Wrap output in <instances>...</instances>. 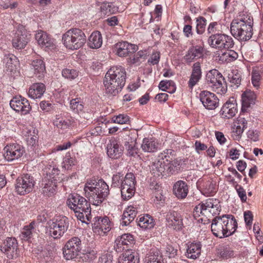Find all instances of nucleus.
Wrapping results in <instances>:
<instances>
[{
	"label": "nucleus",
	"mask_w": 263,
	"mask_h": 263,
	"mask_svg": "<svg viewBox=\"0 0 263 263\" xmlns=\"http://www.w3.org/2000/svg\"><path fill=\"white\" fill-rule=\"evenodd\" d=\"M146 56L147 53L146 51L140 50L133 55L130 56L127 59V62L132 64L139 65L145 61Z\"/></svg>",
	"instance_id": "49530a36"
},
{
	"label": "nucleus",
	"mask_w": 263,
	"mask_h": 263,
	"mask_svg": "<svg viewBox=\"0 0 263 263\" xmlns=\"http://www.w3.org/2000/svg\"><path fill=\"white\" fill-rule=\"evenodd\" d=\"M62 76L69 80H73L78 76V72L74 69L65 68L62 70Z\"/></svg>",
	"instance_id": "4d7b16f0"
},
{
	"label": "nucleus",
	"mask_w": 263,
	"mask_h": 263,
	"mask_svg": "<svg viewBox=\"0 0 263 263\" xmlns=\"http://www.w3.org/2000/svg\"><path fill=\"white\" fill-rule=\"evenodd\" d=\"M202 187L203 193L207 196H210L216 192V182L212 179H204L200 183Z\"/></svg>",
	"instance_id": "e433bc0d"
},
{
	"label": "nucleus",
	"mask_w": 263,
	"mask_h": 263,
	"mask_svg": "<svg viewBox=\"0 0 263 263\" xmlns=\"http://www.w3.org/2000/svg\"><path fill=\"white\" fill-rule=\"evenodd\" d=\"M202 71L200 63L198 62L195 63L192 66V73L188 82L189 87L192 88L201 78Z\"/></svg>",
	"instance_id": "bb28decb"
},
{
	"label": "nucleus",
	"mask_w": 263,
	"mask_h": 263,
	"mask_svg": "<svg viewBox=\"0 0 263 263\" xmlns=\"http://www.w3.org/2000/svg\"><path fill=\"white\" fill-rule=\"evenodd\" d=\"M82 248V242L78 237L68 240L63 248V256L66 260L73 259L79 255Z\"/></svg>",
	"instance_id": "9d476101"
},
{
	"label": "nucleus",
	"mask_w": 263,
	"mask_h": 263,
	"mask_svg": "<svg viewBox=\"0 0 263 263\" xmlns=\"http://www.w3.org/2000/svg\"><path fill=\"white\" fill-rule=\"evenodd\" d=\"M126 72L121 66L111 67L106 72L104 80L105 94L108 97L115 96L124 87Z\"/></svg>",
	"instance_id": "f257e3e1"
},
{
	"label": "nucleus",
	"mask_w": 263,
	"mask_h": 263,
	"mask_svg": "<svg viewBox=\"0 0 263 263\" xmlns=\"http://www.w3.org/2000/svg\"><path fill=\"white\" fill-rule=\"evenodd\" d=\"M89 46L92 49H98L102 45V37L99 31H95L89 37Z\"/></svg>",
	"instance_id": "37998d69"
},
{
	"label": "nucleus",
	"mask_w": 263,
	"mask_h": 263,
	"mask_svg": "<svg viewBox=\"0 0 263 263\" xmlns=\"http://www.w3.org/2000/svg\"><path fill=\"white\" fill-rule=\"evenodd\" d=\"M30 39V34L23 27H19L12 39L13 47L17 49L24 48Z\"/></svg>",
	"instance_id": "dca6fc26"
},
{
	"label": "nucleus",
	"mask_w": 263,
	"mask_h": 263,
	"mask_svg": "<svg viewBox=\"0 0 263 263\" xmlns=\"http://www.w3.org/2000/svg\"><path fill=\"white\" fill-rule=\"evenodd\" d=\"M113 256L109 253L102 254L99 258L98 263H112Z\"/></svg>",
	"instance_id": "e2e57ef3"
},
{
	"label": "nucleus",
	"mask_w": 263,
	"mask_h": 263,
	"mask_svg": "<svg viewBox=\"0 0 263 263\" xmlns=\"http://www.w3.org/2000/svg\"><path fill=\"white\" fill-rule=\"evenodd\" d=\"M69 208L73 210L77 218L83 223H87L91 218L90 203L77 194H71L67 200Z\"/></svg>",
	"instance_id": "20e7f679"
},
{
	"label": "nucleus",
	"mask_w": 263,
	"mask_h": 263,
	"mask_svg": "<svg viewBox=\"0 0 263 263\" xmlns=\"http://www.w3.org/2000/svg\"><path fill=\"white\" fill-rule=\"evenodd\" d=\"M86 41V37L85 33L79 28L70 29L62 36V42L65 47L72 50L81 48Z\"/></svg>",
	"instance_id": "423d86ee"
},
{
	"label": "nucleus",
	"mask_w": 263,
	"mask_h": 263,
	"mask_svg": "<svg viewBox=\"0 0 263 263\" xmlns=\"http://www.w3.org/2000/svg\"><path fill=\"white\" fill-rule=\"evenodd\" d=\"M145 263H164L161 252L158 249H152L145 257Z\"/></svg>",
	"instance_id": "72a5a7b5"
},
{
	"label": "nucleus",
	"mask_w": 263,
	"mask_h": 263,
	"mask_svg": "<svg viewBox=\"0 0 263 263\" xmlns=\"http://www.w3.org/2000/svg\"><path fill=\"white\" fill-rule=\"evenodd\" d=\"M35 181L29 174H24L16 180L15 190L20 195H25L31 192L34 189Z\"/></svg>",
	"instance_id": "f8f14e48"
},
{
	"label": "nucleus",
	"mask_w": 263,
	"mask_h": 263,
	"mask_svg": "<svg viewBox=\"0 0 263 263\" xmlns=\"http://www.w3.org/2000/svg\"><path fill=\"white\" fill-rule=\"evenodd\" d=\"M199 98L204 107L209 110H214L219 105V99L213 93L208 91H202Z\"/></svg>",
	"instance_id": "a211bd4d"
},
{
	"label": "nucleus",
	"mask_w": 263,
	"mask_h": 263,
	"mask_svg": "<svg viewBox=\"0 0 263 263\" xmlns=\"http://www.w3.org/2000/svg\"><path fill=\"white\" fill-rule=\"evenodd\" d=\"M31 69L36 77L41 79L44 77L46 72L45 65L42 59H35L31 64Z\"/></svg>",
	"instance_id": "c756f323"
},
{
	"label": "nucleus",
	"mask_w": 263,
	"mask_h": 263,
	"mask_svg": "<svg viewBox=\"0 0 263 263\" xmlns=\"http://www.w3.org/2000/svg\"><path fill=\"white\" fill-rule=\"evenodd\" d=\"M222 75L216 69L210 70L206 76V80L208 85L215 83L218 79L222 80Z\"/></svg>",
	"instance_id": "de8ad7c7"
},
{
	"label": "nucleus",
	"mask_w": 263,
	"mask_h": 263,
	"mask_svg": "<svg viewBox=\"0 0 263 263\" xmlns=\"http://www.w3.org/2000/svg\"><path fill=\"white\" fill-rule=\"evenodd\" d=\"M11 107L16 112L25 115L29 113L31 107L27 99L22 96H15L10 101Z\"/></svg>",
	"instance_id": "2eb2a0df"
},
{
	"label": "nucleus",
	"mask_w": 263,
	"mask_h": 263,
	"mask_svg": "<svg viewBox=\"0 0 263 263\" xmlns=\"http://www.w3.org/2000/svg\"><path fill=\"white\" fill-rule=\"evenodd\" d=\"M92 228L94 232L99 235H102V233L105 234L110 230L111 224L107 217H96L94 218Z\"/></svg>",
	"instance_id": "6ab92c4d"
},
{
	"label": "nucleus",
	"mask_w": 263,
	"mask_h": 263,
	"mask_svg": "<svg viewBox=\"0 0 263 263\" xmlns=\"http://www.w3.org/2000/svg\"><path fill=\"white\" fill-rule=\"evenodd\" d=\"M223 53L220 57V60L229 63L236 60L238 58V53L233 50H229Z\"/></svg>",
	"instance_id": "09e8293b"
},
{
	"label": "nucleus",
	"mask_w": 263,
	"mask_h": 263,
	"mask_svg": "<svg viewBox=\"0 0 263 263\" xmlns=\"http://www.w3.org/2000/svg\"><path fill=\"white\" fill-rule=\"evenodd\" d=\"M165 151L166 157V170L168 174L167 176L178 173L181 168V160L178 159H173L168 154H171L172 149H166Z\"/></svg>",
	"instance_id": "aec40b11"
},
{
	"label": "nucleus",
	"mask_w": 263,
	"mask_h": 263,
	"mask_svg": "<svg viewBox=\"0 0 263 263\" xmlns=\"http://www.w3.org/2000/svg\"><path fill=\"white\" fill-rule=\"evenodd\" d=\"M123 154V149L116 139H111L107 144V154L111 159H118Z\"/></svg>",
	"instance_id": "5701e85b"
},
{
	"label": "nucleus",
	"mask_w": 263,
	"mask_h": 263,
	"mask_svg": "<svg viewBox=\"0 0 263 263\" xmlns=\"http://www.w3.org/2000/svg\"><path fill=\"white\" fill-rule=\"evenodd\" d=\"M137 211L133 206H129L124 210L122 217L121 224L122 226H128L135 218Z\"/></svg>",
	"instance_id": "2f4dec72"
},
{
	"label": "nucleus",
	"mask_w": 263,
	"mask_h": 263,
	"mask_svg": "<svg viewBox=\"0 0 263 263\" xmlns=\"http://www.w3.org/2000/svg\"><path fill=\"white\" fill-rule=\"evenodd\" d=\"M53 124L58 128L62 129H66L69 126V123L61 117H57L54 120Z\"/></svg>",
	"instance_id": "bf43d9fd"
},
{
	"label": "nucleus",
	"mask_w": 263,
	"mask_h": 263,
	"mask_svg": "<svg viewBox=\"0 0 263 263\" xmlns=\"http://www.w3.org/2000/svg\"><path fill=\"white\" fill-rule=\"evenodd\" d=\"M35 39L37 41L38 44L42 48H50L54 47L52 40L46 32L42 30H40L36 33Z\"/></svg>",
	"instance_id": "473e14b6"
},
{
	"label": "nucleus",
	"mask_w": 263,
	"mask_h": 263,
	"mask_svg": "<svg viewBox=\"0 0 263 263\" xmlns=\"http://www.w3.org/2000/svg\"><path fill=\"white\" fill-rule=\"evenodd\" d=\"M113 122L120 124H127L129 122V117L124 114H120L114 116L112 119Z\"/></svg>",
	"instance_id": "13d9d810"
},
{
	"label": "nucleus",
	"mask_w": 263,
	"mask_h": 263,
	"mask_svg": "<svg viewBox=\"0 0 263 263\" xmlns=\"http://www.w3.org/2000/svg\"><path fill=\"white\" fill-rule=\"evenodd\" d=\"M158 143L148 138H144L141 147L144 152L152 153L157 149Z\"/></svg>",
	"instance_id": "a18cd8bd"
},
{
	"label": "nucleus",
	"mask_w": 263,
	"mask_h": 263,
	"mask_svg": "<svg viewBox=\"0 0 263 263\" xmlns=\"http://www.w3.org/2000/svg\"><path fill=\"white\" fill-rule=\"evenodd\" d=\"M231 100L228 101L222 106L220 111L222 117L226 119H231L233 118L237 112V104Z\"/></svg>",
	"instance_id": "a878e982"
},
{
	"label": "nucleus",
	"mask_w": 263,
	"mask_h": 263,
	"mask_svg": "<svg viewBox=\"0 0 263 263\" xmlns=\"http://www.w3.org/2000/svg\"><path fill=\"white\" fill-rule=\"evenodd\" d=\"M136 179L135 175L132 173H127L121 183V193L124 200L131 198L135 193Z\"/></svg>",
	"instance_id": "9b49d317"
},
{
	"label": "nucleus",
	"mask_w": 263,
	"mask_h": 263,
	"mask_svg": "<svg viewBox=\"0 0 263 263\" xmlns=\"http://www.w3.org/2000/svg\"><path fill=\"white\" fill-rule=\"evenodd\" d=\"M46 90L45 86L42 83L33 84L29 88L28 95L33 99L41 98Z\"/></svg>",
	"instance_id": "cd10ccee"
},
{
	"label": "nucleus",
	"mask_w": 263,
	"mask_h": 263,
	"mask_svg": "<svg viewBox=\"0 0 263 263\" xmlns=\"http://www.w3.org/2000/svg\"><path fill=\"white\" fill-rule=\"evenodd\" d=\"M84 190L85 196L90 202L95 205H99L109 195V186L102 179L98 181L91 180L85 185Z\"/></svg>",
	"instance_id": "7ed1b4c3"
},
{
	"label": "nucleus",
	"mask_w": 263,
	"mask_h": 263,
	"mask_svg": "<svg viewBox=\"0 0 263 263\" xmlns=\"http://www.w3.org/2000/svg\"><path fill=\"white\" fill-rule=\"evenodd\" d=\"M50 236L54 239L60 238L69 228L68 219L64 216L58 217L54 220L48 222Z\"/></svg>",
	"instance_id": "6e6552de"
},
{
	"label": "nucleus",
	"mask_w": 263,
	"mask_h": 263,
	"mask_svg": "<svg viewBox=\"0 0 263 263\" xmlns=\"http://www.w3.org/2000/svg\"><path fill=\"white\" fill-rule=\"evenodd\" d=\"M137 222V224L143 229H151L155 224L154 220L148 214L139 216Z\"/></svg>",
	"instance_id": "58836bf2"
},
{
	"label": "nucleus",
	"mask_w": 263,
	"mask_h": 263,
	"mask_svg": "<svg viewBox=\"0 0 263 263\" xmlns=\"http://www.w3.org/2000/svg\"><path fill=\"white\" fill-rule=\"evenodd\" d=\"M4 151L5 159L9 162L18 159L25 153L24 147L18 144L7 145L4 147Z\"/></svg>",
	"instance_id": "4468645a"
},
{
	"label": "nucleus",
	"mask_w": 263,
	"mask_h": 263,
	"mask_svg": "<svg viewBox=\"0 0 263 263\" xmlns=\"http://www.w3.org/2000/svg\"><path fill=\"white\" fill-rule=\"evenodd\" d=\"M166 254L169 258L175 257L177 254L178 250L172 246L167 245L165 249Z\"/></svg>",
	"instance_id": "774afa93"
},
{
	"label": "nucleus",
	"mask_w": 263,
	"mask_h": 263,
	"mask_svg": "<svg viewBox=\"0 0 263 263\" xmlns=\"http://www.w3.org/2000/svg\"><path fill=\"white\" fill-rule=\"evenodd\" d=\"M34 223H30L28 226H25L22 232V239L28 240L32 235L34 230Z\"/></svg>",
	"instance_id": "3c124183"
},
{
	"label": "nucleus",
	"mask_w": 263,
	"mask_h": 263,
	"mask_svg": "<svg viewBox=\"0 0 263 263\" xmlns=\"http://www.w3.org/2000/svg\"><path fill=\"white\" fill-rule=\"evenodd\" d=\"M209 45L218 49H229L233 47L234 42L230 36L222 33L212 34L208 39Z\"/></svg>",
	"instance_id": "1a4fd4ad"
},
{
	"label": "nucleus",
	"mask_w": 263,
	"mask_h": 263,
	"mask_svg": "<svg viewBox=\"0 0 263 263\" xmlns=\"http://www.w3.org/2000/svg\"><path fill=\"white\" fill-rule=\"evenodd\" d=\"M9 259H14L18 256V245L15 238L8 237L1 249Z\"/></svg>",
	"instance_id": "f3484780"
},
{
	"label": "nucleus",
	"mask_w": 263,
	"mask_h": 263,
	"mask_svg": "<svg viewBox=\"0 0 263 263\" xmlns=\"http://www.w3.org/2000/svg\"><path fill=\"white\" fill-rule=\"evenodd\" d=\"M217 255L222 259H228L234 255V251L228 245H221L216 248Z\"/></svg>",
	"instance_id": "c9c22d12"
},
{
	"label": "nucleus",
	"mask_w": 263,
	"mask_h": 263,
	"mask_svg": "<svg viewBox=\"0 0 263 263\" xmlns=\"http://www.w3.org/2000/svg\"><path fill=\"white\" fill-rule=\"evenodd\" d=\"M237 228V223L232 215L216 216L212 220L211 231L220 238L227 237L233 234Z\"/></svg>",
	"instance_id": "f03ea898"
},
{
	"label": "nucleus",
	"mask_w": 263,
	"mask_h": 263,
	"mask_svg": "<svg viewBox=\"0 0 263 263\" xmlns=\"http://www.w3.org/2000/svg\"><path fill=\"white\" fill-rule=\"evenodd\" d=\"M43 182L44 183L42 189L43 194L48 197L53 195L56 190L58 182L47 179H43Z\"/></svg>",
	"instance_id": "a19ab883"
},
{
	"label": "nucleus",
	"mask_w": 263,
	"mask_h": 263,
	"mask_svg": "<svg viewBox=\"0 0 263 263\" xmlns=\"http://www.w3.org/2000/svg\"><path fill=\"white\" fill-rule=\"evenodd\" d=\"M235 189L241 201L243 202L246 201L247 197L245 190L241 185L237 184L235 185Z\"/></svg>",
	"instance_id": "0e129e2a"
},
{
	"label": "nucleus",
	"mask_w": 263,
	"mask_h": 263,
	"mask_svg": "<svg viewBox=\"0 0 263 263\" xmlns=\"http://www.w3.org/2000/svg\"><path fill=\"white\" fill-rule=\"evenodd\" d=\"M123 175L120 173H118L113 175L112 177V186L115 187L118 186L122 182Z\"/></svg>",
	"instance_id": "338daca9"
},
{
	"label": "nucleus",
	"mask_w": 263,
	"mask_h": 263,
	"mask_svg": "<svg viewBox=\"0 0 263 263\" xmlns=\"http://www.w3.org/2000/svg\"><path fill=\"white\" fill-rule=\"evenodd\" d=\"M167 225L174 230H180L183 227L182 217L181 215L175 211L169 212L166 216Z\"/></svg>",
	"instance_id": "412c9836"
},
{
	"label": "nucleus",
	"mask_w": 263,
	"mask_h": 263,
	"mask_svg": "<svg viewBox=\"0 0 263 263\" xmlns=\"http://www.w3.org/2000/svg\"><path fill=\"white\" fill-rule=\"evenodd\" d=\"M260 76L258 72H253L252 73V83L253 86L257 88L260 85Z\"/></svg>",
	"instance_id": "69168bd1"
},
{
	"label": "nucleus",
	"mask_w": 263,
	"mask_h": 263,
	"mask_svg": "<svg viewBox=\"0 0 263 263\" xmlns=\"http://www.w3.org/2000/svg\"><path fill=\"white\" fill-rule=\"evenodd\" d=\"M117 54L120 57L127 56L129 53H134L138 50V47L135 44L127 42H119L116 44Z\"/></svg>",
	"instance_id": "4be33fe9"
},
{
	"label": "nucleus",
	"mask_w": 263,
	"mask_h": 263,
	"mask_svg": "<svg viewBox=\"0 0 263 263\" xmlns=\"http://www.w3.org/2000/svg\"><path fill=\"white\" fill-rule=\"evenodd\" d=\"M209 86L218 94H224L227 91V84L223 77H222V80L218 79L215 83H212Z\"/></svg>",
	"instance_id": "c03bdc74"
},
{
	"label": "nucleus",
	"mask_w": 263,
	"mask_h": 263,
	"mask_svg": "<svg viewBox=\"0 0 263 263\" xmlns=\"http://www.w3.org/2000/svg\"><path fill=\"white\" fill-rule=\"evenodd\" d=\"M220 211V205L218 200L209 198L196 206L194 210L195 216H199L200 214L205 217H210L218 214Z\"/></svg>",
	"instance_id": "0eeeda50"
},
{
	"label": "nucleus",
	"mask_w": 263,
	"mask_h": 263,
	"mask_svg": "<svg viewBox=\"0 0 263 263\" xmlns=\"http://www.w3.org/2000/svg\"><path fill=\"white\" fill-rule=\"evenodd\" d=\"M201 245L200 242L192 243L188 246L186 255L187 258L196 259L199 257L201 253Z\"/></svg>",
	"instance_id": "ea45409f"
},
{
	"label": "nucleus",
	"mask_w": 263,
	"mask_h": 263,
	"mask_svg": "<svg viewBox=\"0 0 263 263\" xmlns=\"http://www.w3.org/2000/svg\"><path fill=\"white\" fill-rule=\"evenodd\" d=\"M228 78L230 83L236 85L237 87L240 84L241 76L239 73L232 72L231 74H229Z\"/></svg>",
	"instance_id": "052dcab7"
},
{
	"label": "nucleus",
	"mask_w": 263,
	"mask_h": 263,
	"mask_svg": "<svg viewBox=\"0 0 263 263\" xmlns=\"http://www.w3.org/2000/svg\"><path fill=\"white\" fill-rule=\"evenodd\" d=\"M188 186L183 181H178L174 185V193L178 199L185 198L188 194Z\"/></svg>",
	"instance_id": "c85d7f7f"
},
{
	"label": "nucleus",
	"mask_w": 263,
	"mask_h": 263,
	"mask_svg": "<svg viewBox=\"0 0 263 263\" xmlns=\"http://www.w3.org/2000/svg\"><path fill=\"white\" fill-rule=\"evenodd\" d=\"M101 11L104 15H109L117 11V8L111 3H103L100 7Z\"/></svg>",
	"instance_id": "8fccbe9b"
},
{
	"label": "nucleus",
	"mask_w": 263,
	"mask_h": 263,
	"mask_svg": "<svg viewBox=\"0 0 263 263\" xmlns=\"http://www.w3.org/2000/svg\"><path fill=\"white\" fill-rule=\"evenodd\" d=\"M119 263H139L138 254L132 250H127L120 257Z\"/></svg>",
	"instance_id": "f704fd0d"
},
{
	"label": "nucleus",
	"mask_w": 263,
	"mask_h": 263,
	"mask_svg": "<svg viewBox=\"0 0 263 263\" xmlns=\"http://www.w3.org/2000/svg\"><path fill=\"white\" fill-rule=\"evenodd\" d=\"M256 99V94L250 89H247L241 95L242 108L246 109L254 105Z\"/></svg>",
	"instance_id": "7c9ffc66"
},
{
	"label": "nucleus",
	"mask_w": 263,
	"mask_h": 263,
	"mask_svg": "<svg viewBox=\"0 0 263 263\" xmlns=\"http://www.w3.org/2000/svg\"><path fill=\"white\" fill-rule=\"evenodd\" d=\"M5 62V71L8 74L12 76L17 69L18 60L13 54H8L5 56L4 59Z\"/></svg>",
	"instance_id": "b1692460"
},
{
	"label": "nucleus",
	"mask_w": 263,
	"mask_h": 263,
	"mask_svg": "<svg viewBox=\"0 0 263 263\" xmlns=\"http://www.w3.org/2000/svg\"><path fill=\"white\" fill-rule=\"evenodd\" d=\"M206 22V19L202 16L197 18L196 32L198 34H202L205 31Z\"/></svg>",
	"instance_id": "5fc2aeb1"
},
{
	"label": "nucleus",
	"mask_w": 263,
	"mask_h": 263,
	"mask_svg": "<svg viewBox=\"0 0 263 263\" xmlns=\"http://www.w3.org/2000/svg\"><path fill=\"white\" fill-rule=\"evenodd\" d=\"M247 121L243 117H239L237 121L235 122V126L238 129L243 130L247 127Z\"/></svg>",
	"instance_id": "680f3d73"
},
{
	"label": "nucleus",
	"mask_w": 263,
	"mask_h": 263,
	"mask_svg": "<svg viewBox=\"0 0 263 263\" xmlns=\"http://www.w3.org/2000/svg\"><path fill=\"white\" fill-rule=\"evenodd\" d=\"M118 237L125 248L134 243V239L133 236L130 234H124Z\"/></svg>",
	"instance_id": "6e6d98bb"
},
{
	"label": "nucleus",
	"mask_w": 263,
	"mask_h": 263,
	"mask_svg": "<svg viewBox=\"0 0 263 263\" xmlns=\"http://www.w3.org/2000/svg\"><path fill=\"white\" fill-rule=\"evenodd\" d=\"M70 107L73 111L79 112L83 109L84 105L81 99L79 98H76L70 101Z\"/></svg>",
	"instance_id": "864d4df0"
},
{
	"label": "nucleus",
	"mask_w": 263,
	"mask_h": 263,
	"mask_svg": "<svg viewBox=\"0 0 263 263\" xmlns=\"http://www.w3.org/2000/svg\"><path fill=\"white\" fill-rule=\"evenodd\" d=\"M203 48L201 45H195L190 47L184 57V61L190 63L203 55Z\"/></svg>",
	"instance_id": "393cba45"
},
{
	"label": "nucleus",
	"mask_w": 263,
	"mask_h": 263,
	"mask_svg": "<svg viewBox=\"0 0 263 263\" xmlns=\"http://www.w3.org/2000/svg\"><path fill=\"white\" fill-rule=\"evenodd\" d=\"M232 35L240 41H247L253 35V28L251 22H248L247 16H239L234 19L231 24Z\"/></svg>",
	"instance_id": "39448f33"
},
{
	"label": "nucleus",
	"mask_w": 263,
	"mask_h": 263,
	"mask_svg": "<svg viewBox=\"0 0 263 263\" xmlns=\"http://www.w3.org/2000/svg\"><path fill=\"white\" fill-rule=\"evenodd\" d=\"M124 146L127 151V154L129 156L135 157L138 153V148L136 145V139L128 137L125 139Z\"/></svg>",
	"instance_id": "4c0bfd02"
},
{
	"label": "nucleus",
	"mask_w": 263,
	"mask_h": 263,
	"mask_svg": "<svg viewBox=\"0 0 263 263\" xmlns=\"http://www.w3.org/2000/svg\"><path fill=\"white\" fill-rule=\"evenodd\" d=\"M77 161L74 157H71L70 153L66 154L63 162V167L66 170H69L73 165H76Z\"/></svg>",
	"instance_id": "603ef678"
},
{
	"label": "nucleus",
	"mask_w": 263,
	"mask_h": 263,
	"mask_svg": "<svg viewBox=\"0 0 263 263\" xmlns=\"http://www.w3.org/2000/svg\"><path fill=\"white\" fill-rule=\"evenodd\" d=\"M166 157L165 151L160 154L153 162L151 166V172L154 177H167L168 173L166 170Z\"/></svg>",
	"instance_id": "ddd939ff"
},
{
	"label": "nucleus",
	"mask_w": 263,
	"mask_h": 263,
	"mask_svg": "<svg viewBox=\"0 0 263 263\" xmlns=\"http://www.w3.org/2000/svg\"><path fill=\"white\" fill-rule=\"evenodd\" d=\"M45 172H46V176L44 179L48 180H52L54 181L60 182L62 178L60 177V170L52 166H49L45 168Z\"/></svg>",
	"instance_id": "79ce46f5"
}]
</instances>
